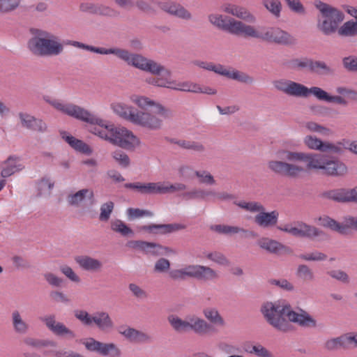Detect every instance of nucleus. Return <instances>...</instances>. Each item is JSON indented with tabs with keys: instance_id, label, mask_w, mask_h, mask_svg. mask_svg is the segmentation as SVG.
<instances>
[{
	"instance_id": "obj_1",
	"label": "nucleus",
	"mask_w": 357,
	"mask_h": 357,
	"mask_svg": "<svg viewBox=\"0 0 357 357\" xmlns=\"http://www.w3.org/2000/svg\"><path fill=\"white\" fill-rule=\"evenodd\" d=\"M43 100L63 114L92 125L98 126V128H93L91 130V132L100 138L121 149L133 151L141 144L139 138L131 130L123 126L116 127L114 124L97 116L79 105L48 95L43 96Z\"/></svg>"
},
{
	"instance_id": "obj_2",
	"label": "nucleus",
	"mask_w": 357,
	"mask_h": 357,
	"mask_svg": "<svg viewBox=\"0 0 357 357\" xmlns=\"http://www.w3.org/2000/svg\"><path fill=\"white\" fill-rule=\"evenodd\" d=\"M283 148L275 151L276 159L267 163L268 169L273 174L289 178H298L307 170L324 172L328 157L315 153L293 151L291 141L282 143Z\"/></svg>"
},
{
	"instance_id": "obj_3",
	"label": "nucleus",
	"mask_w": 357,
	"mask_h": 357,
	"mask_svg": "<svg viewBox=\"0 0 357 357\" xmlns=\"http://www.w3.org/2000/svg\"><path fill=\"white\" fill-rule=\"evenodd\" d=\"M261 312L266 321L276 330L287 333L293 330L291 323L304 328H316L317 319L305 310H292L285 301L266 302L261 307Z\"/></svg>"
},
{
	"instance_id": "obj_4",
	"label": "nucleus",
	"mask_w": 357,
	"mask_h": 357,
	"mask_svg": "<svg viewBox=\"0 0 357 357\" xmlns=\"http://www.w3.org/2000/svg\"><path fill=\"white\" fill-rule=\"evenodd\" d=\"M221 10L236 18L214 13L208 15V20L215 27L231 35L245 37L248 26L245 22L255 23L257 21L255 15L241 5L225 3L221 6Z\"/></svg>"
},
{
	"instance_id": "obj_5",
	"label": "nucleus",
	"mask_w": 357,
	"mask_h": 357,
	"mask_svg": "<svg viewBox=\"0 0 357 357\" xmlns=\"http://www.w3.org/2000/svg\"><path fill=\"white\" fill-rule=\"evenodd\" d=\"M119 59L128 66L141 71L158 75L156 77L147 78L146 83L155 86L168 89L169 76L172 75V72L160 63L141 54L132 53L126 49L123 50Z\"/></svg>"
},
{
	"instance_id": "obj_6",
	"label": "nucleus",
	"mask_w": 357,
	"mask_h": 357,
	"mask_svg": "<svg viewBox=\"0 0 357 357\" xmlns=\"http://www.w3.org/2000/svg\"><path fill=\"white\" fill-rule=\"evenodd\" d=\"M110 108L116 116L135 126L151 131L162 128V119L149 112L137 110L132 106L121 102H112Z\"/></svg>"
},
{
	"instance_id": "obj_7",
	"label": "nucleus",
	"mask_w": 357,
	"mask_h": 357,
	"mask_svg": "<svg viewBox=\"0 0 357 357\" xmlns=\"http://www.w3.org/2000/svg\"><path fill=\"white\" fill-rule=\"evenodd\" d=\"M31 38L28 41V49L38 56H58L63 51V45L60 39L50 31L34 29L31 30Z\"/></svg>"
},
{
	"instance_id": "obj_8",
	"label": "nucleus",
	"mask_w": 357,
	"mask_h": 357,
	"mask_svg": "<svg viewBox=\"0 0 357 357\" xmlns=\"http://www.w3.org/2000/svg\"><path fill=\"white\" fill-rule=\"evenodd\" d=\"M315 8L319 14L317 19V28L324 36H331L338 31L344 14L338 8L321 1H315Z\"/></svg>"
},
{
	"instance_id": "obj_9",
	"label": "nucleus",
	"mask_w": 357,
	"mask_h": 357,
	"mask_svg": "<svg viewBox=\"0 0 357 357\" xmlns=\"http://www.w3.org/2000/svg\"><path fill=\"white\" fill-rule=\"evenodd\" d=\"M245 38H251L282 45H292L296 39L289 32L278 26L256 27L248 24Z\"/></svg>"
},
{
	"instance_id": "obj_10",
	"label": "nucleus",
	"mask_w": 357,
	"mask_h": 357,
	"mask_svg": "<svg viewBox=\"0 0 357 357\" xmlns=\"http://www.w3.org/2000/svg\"><path fill=\"white\" fill-rule=\"evenodd\" d=\"M234 204L248 212L257 213L254 222L261 228L273 227L278 222L279 213L277 211L266 212L264 206L259 202L239 201L235 202Z\"/></svg>"
},
{
	"instance_id": "obj_11",
	"label": "nucleus",
	"mask_w": 357,
	"mask_h": 357,
	"mask_svg": "<svg viewBox=\"0 0 357 357\" xmlns=\"http://www.w3.org/2000/svg\"><path fill=\"white\" fill-rule=\"evenodd\" d=\"M278 229L294 236L308 238L317 241H322L326 236L323 230L303 222L286 224L278 227Z\"/></svg>"
},
{
	"instance_id": "obj_12",
	"label": "nucleus",
	"mask_w": 357,
	"mask_h": 357,
	"mask_svg": "<svg viewBox=\"0 0 357 357\" xmlns=\"http://www.w3.org/2000/svg\"><path fill=\"white\" fill-rule=\"evenodd\" d=\"M319 225L340 235H347L351 229L357 231V215H344L342 222H340L328 215H323L318 219Z\"/></svg>"
},
{
	"instance_id": "obj_13",
	"label": "nucleus",
	"mask_w": 357,
	"mask_h": 357,
	"mask_svg": "<svg viewBox=\"0 0 357 357\" xmlns=\"http://www.w3.org/2000/svg\"><path fill=\"white\" fill-rule=\"evenodd\" d=\"M274 89L287 96L296 98H307V86L286 78H279L273 81Z\"/></svg>"
},
{
	"instance_id": "obj_14",
	"label": "nucleus",
	"mask_w": 357,
	"mask_h": 357,
	"mask_svg": "<svg viewBox=\"0 0 357 357\" xmlns=\"http://www.w3.org/2000/svg\"><path fill=\"white\" fill-rule=\"evenodd\" d=\"M130 100L133 104L142 109L154 107L156 111L155 113L151 114L162 120V119H170L174 116V112L170 108L166 107L160 102H155L146 96L133 94L130 96Z\"/></svg>"
},
{
	"instance_id": "obj_15",
	"label": "nucleus",
	"mask_w": 357,
	"mask_h": 357,
	"mask_svg": "<svg viewBox=\"0 0 357 357\" xmlns=\"http://www.w3.org/2000/svg\"><path fill=\"white\" fill-rule=\"evenodd\" d=\"M86 349L91 352H95L102 356L121 357V350L114 343H105L95 340L93 337L82 340Z\"/></svg>"
},
{
	"instance_id": "obj_16",
	"label": "nucleus",
	"mask_w": 357,
	"mask_h": 357,
	"mask_svg": "<svg viewBox=\"0 0 357 357\" xmlns=\"http://www.w3.org/2000/svg\"><path fill=\"white\" fill-rule=\"evenodd\" d=\"M213 71L218 75L225 76L229 79L238 81L245 84H252L255 79L248 74L236 70H229L221 64H215L213 62H208L206 70Z\"/></svg>"
},
{
	"instance_id": "obj_17",
	"label": "nucleus",
	"mask_w": 357,
	"mask_h": 357,
	"mask_svg": "<svg viewBox=\"0 0 357 357\" xmlns=\"http://www.w3.org/2000/svg\"><path fill=\"white\" fill-rule=\"evenodd\" d=\"M303 144L310 150L320 152L340 153L341 149L337 145L330 142H324L314 135H307L303 138Z\"/></svg>"
},
{
	"instance_id": "obj_18",
	"label": "nucleus",
	"mask_w": 357,
	"mask_h": 357,
	"mask_svg": "<svg viewBox=\"0 0 357 357\" xmlns=\"http://www.w3.org/2000/svg\"><path fill=\"white\" fill-rule=\"evenodd\" d=\"M41 321L45 324L50 331L57 336H65L69 340L73 339L76 337L73 331L68 328L62 322L57 321L55 316L53 314L42 317Z\"/></svg>"
},
{
	"instance_id": "obj_19",
	"label": "nucleus",
	"mask_w": 357,
	"mask_h": 357,
	"mask_svg": "<svg viewBox=\"0 0 357 357\" xmlns=\"http://www.w3.org/2000/svg\"><path fill=\"white\" fill-rule=\"evenodd\" d=\"M307 98L313 95L317 99L330 103L347 105V101L340 96H331L326 91L318 86L307 87Z\"/></svg>"
},
{
	"instance_id": "obj_20",
	"label": "nucleus",
	"mask_w": 357,
	"mask_h": 357,
	"mask_svg": "<svg viewBox=\"0 0 357 357\" xmlns=\"http://www.w3.org/2000/svg\"><path fill=\"white\" fill-rule=\"evenodd\" d=\"M160 8L168 14L184 20H191V13L182 5L175 2H165L160 4Z\"/></svg>"
},
{
	"instance_id": "obj_21",
	"label": "nucleus",
	"mask_w": 357,
	"mask_h": 357,
	"mask_svg": "<svg viewBox=\"0 0 357 357\" xmlns=\"http://www.w3.org/2000/svg\"><path fill=\"white\" fill-rule=\"evenodd\" d=\"M19 118L22 126L27 129L39 132H45L47 130V126L42 119L26 113H20Z\"/></svg>"
},
{
	"instance_id": "obj_22",
	"label": "nucleus",
	"mask_w": 357,
	"mask_h": 357,
	"mask_svg": "<svg viewBox=\"0 0 357 357\" xmlns=\"http://www.w3.org/2000/svg\"><path fill=\"white\" fill-rule=\"evenodd\" d=\"M68 44L83 50H86L94 53L102 54V55H109L112 54L114 55L118 59L119 58L123 48H120L117 47H112L109 48L106 47H98L89 45L84 44L78 41H70Z\"/></svg>"
},
{
	"instance_id": "obj_23",
	"label": "nucleus",
	"mask_w": 357,
	"mask_h": 357,
	"mask_svg": "<svg viewBox=\"0 0 357 357\" xmlns=\"http://www.w3.org/2000/svg\"><path fill=\"white\" fill-rule=\"evenodd\" d=\"M75 261L82 270L88 272H100L103 268L100 260L88 255L77 256Z\"/></svg>"
},
{
	"instance_id": "obj_24",
	"label": "nucleus",
	"mask_w": 357,
	"mask_h": 357,
	"mask_svg": "<svg viewBox=\"0 0 357 357\" xmlns=\"http://www.w3.org/2000/svg\"><path fill=\"white\" fill-rule=\"evenodd\" d=\"M189 331L203 335L207 334L212 328L211 325L203 318L196 314L188 315Z\"/></svg>"
},
{
	"instance_id": "obj_25",
	"label": "nucleus",
	"mask_w": 357,
	"mask_h": 357,
	"mask_svg": "<svg viewBox=\"0 0 357 357\" xmlns=\"http://www.w3.org/2000/svg\"><path fill=\"white\" fill-rule=\"evenodd\" d=\"M86 199L89 200L94 199V192L92 189L83 188L75 192H71L68 195L66 201L68 205L79 207Z\"/></svg>"
},
{
	"instance_id": "obj_26",
	"label": "nucleus",
	"mask_w": 357,
	"mask_h": 357,
	"mask_svg": "<svg viewBox=\"0 0 357 357\" xmlns=\"http://www.w3.org/2000/svg\"><path fill=\"white\" fill-rule=\"evenodd\" d=\"M104 332H109L113 330L114 323L107 312L98 311L93 314L92 325Z\"/></svg>"
},
{
	"instance_id": "obj_27",
	"label": "nucleus",
	"mask_w": 357,
	"mask_h": 357,
	"mask_svg": "<svg viewBox=\"0 0 357 357\" xmlns=\"http://www.w3.org/2000/svg\"><path fill=\"white\" fill-rule=\"evenodd\" d=\"M324 173L328 176L342 177L348 173L347 166L337 159L328 158Z\"/></svg>"
},
{
	"instance_id": "obj_28",
	"label": "nucleus",
	"mask_w": 357,
	"mask_h": 357,
	"mask_svg": "<svg viewBox=\"0 0 357 357\" xmlns=\"http://www.w3.org/2000/svg\"><path fill=\"white\" fill-rule=\"evenodd\" d=\"M130 247L137 249L146 255H158L162 254V246L155 243L143 241H134L129 243Z\"/></svg>"
},
{
	"instance_id": "obj_29",
	"label": "nucleus",
	"mask_w": 357,
	"mask_h": 357,
	"mask_svg": "<svg viewBox=\"0 0 357 357\" xmlns=\"http://www.w3.org/2000/svg\"><path fill=\"white\" fill-rule=\"evenodd\" d=\"M119 333L131 342H147L151 340L148 334L130 327H120Z\"/></svg>"
},
{
	"instance_id": "obj_30",
	"label": "nucleus",
	"mask_w": 357,
	"mask_h": 357,
	"mask_svg": "<svg viewBox=\"0 0 357 357\" xmlns=\"http://www.w3.org/2000/svg\"><path fill=\"white\" fill-rule=\"evenodd\" d=\"M218 272L209 266L199 264L195 279L202 282H214L219 279Z\"/></svg>"
},
{
	"instance_id": "obj_31",
	"label": "nucleus",
	"mask_w": 357,
	"mask_h": 357,
	"mask_svg": "<svg viewBox=\"0 0 357 357\" xmlns=\"http://www.w3.org/2000/svg\"><path fill=\"white\" fill-rule=\"evenodd\" d=\"M11 321L13 330L17 334L25 335L29 332L30 326L18 310L12 312Z\"/></svg>"
},
{
	"instance_id": "obj_32",
	"label": "nucleus",
	"mask_w": 357,
	"mask_h": 357,
	"mask_svg": "<svg viewBox=\"0 0 357 357\" xmlns=\"http://www.w3.org/2000/svg\"><path fill=\"white\" fill-rule=\"evenodd\" d=\"M204 257L217 264L219 266L230 267L231 262L229 259L222 252L218 250L203 252Z\"/></svg>"
},
{
	"instance_id": "obj_33",
	"label": "nucleus",
	"mask_w": 357,
	"mask_h": 357,
	"mask_svg": "<svg viewBox=\"0 0 357 357\" xmlns=\"http://www.w3.org/2000/svg\"><path fill=\"white\" fill-rule=\"evenodd\" d=\"M24 166L20 160L15 158H9L2 165L1 176L8 177L24 169Z\"/></svg>"
},
{
	"instance_id": "obj_34",
	"label": "nucleus",
	"mask_w": 357,
	"mask_h": 357,
	"mask_svg": "<svg viewBox=\"0 0 357 357\" xmlns=\"http://www.w3.org/2000/svg\"><path fill=\"white\" fill-rule=\"evenodd\" d=\"M172 75L169 76L168 89L175 91L184 92L196 93L197 91V84L190 81L178 82L172 79Z\"/></svg>"
},
{
	"instance_id": "obj_35",
	"label": "nucleus",
	"mask_w": 357,
	"mask_h": 357,
	"mask_svg": "<svg viewBox=\"0 0 357 357\" xmlns=\"http://www.w3.org/2000/svg\"><path fill=\"white\" fill-rule=\"evenodd\" d=\"M257 244L260 248L272 254H278L286 249V247L281 243L267 237L260 238Z\"/></svg>"
},
{
	"instance_id": "obj_36",
	"label": "nucleus",
	"mask_w": 357,
	"mask_h": 357,
	"mask_svg": "<svg viewBox=\"0 0 357 357\" xmlns=\"http://www.w3.org/2000/svg\"><path fill=\"white\" fill-rule=\"evenodd\" d=\"M65 141L75 151L81 152L86 155H91L93 149L83 141L75 138L72 135H63Z\"/></svg>"
},
{
	"instance_id": "obj_37",
	"label": "nucleus",
	"mask_w": 357,
	"mask_h": 357,
	"mask_svg": "<svg viewBox=\"0 0 357 357\" xmlns=\"http://www.w3.org/2000/svg\"><path fill=\"white\" fill-rule=\"evenodd\" d=\"M204 317L211 324L218 327H225L226 322L215 307H206L203 310Z\"/></svg>"
},
{
	"instance_id": "obj_38",
	"label": "nucleus",
	"mask_w": 357,
	"mask_h": 357,
	"mask_svg": "<svg viewBox=\"0 0 357 357\" xmlns=\"http://www.w3.org/2000/svg\"><path fill=\"white\" fill-rule=\"evenodd\" d=\"M54 186V182L50 178L43 177L36 184L38 195L44 197H50Z\"/></svg>"
},
{
	"instance_id": "obj_39",
	"label": "nucleus",
	"mask_w": 357,
	"mask_h": 357,
	"mask_svg": "<svg viewBox=\"0 0 357 357\" xmlns=\"http://www.w3.org/2000/svg\"><path fill=\"white\" fill-rule=\"evenodd\" d=\"M310 71L321 75H331L334 73L333 69L322 61L311 59Z\"/></svg>"
},
{
	"instance_id": "obj_40",
	"label": "nucleus",
	"mask_w": 357,
	"mask_h": 357,
	"mask_svg": "<svg viewBox=\"0 0 357 357\" xmlns=\"http://www.w3.org/2000/svg\"><path fill=\"white\" fill-rule=\"evenodd\" d=\"M213 230L220 234L234 235L236 234H247L249 231L242 227L228 225H216L212 227Z\"/></svg>"
},
{
	"instance_id": "obj_41",
	"label": "nucleus",
	"mask_w": 357,
	"mask_h": 357,
	"mask_svg": "<svg viewBox=\"0 0 357 357\" xmlns=\"http://www.w3.org/2000/svg\"><path fill=\"white\" fill-rule=\"evenodd\" d=\"M168 321L172 327L177 332L182 333L189 331L188 315L186 316L184 319L175 315H170L168 317Z\"/></svg>"
},
{
	"instance_id": "obj_42",
	"label": "nucleus",
	"mask_w": 357,
	"mask_h": 357,
	"mask_svg": "<svg viewBox=\"0 0 357 357\" xmlns=\"http://www.w3.org/2000/svg\"><path fill=\"white\" fill-rule=\"evenodd\" d=\"M245 351L257 357H274L273 353L259 342L250 344Z\"/></svg>"
},
{
	"instance_id": "obj_43",
	"label": "nucleus",
	"mask_w": 357,
	"mask_h": 357,
	"mask_svg": "<svg viewBox=\"0 0 357 357\" xmlns=\"http://www.w3.org/2000/svg\"><path fill=\"white\" fill-rule=\"evenodd\" d=\"M296 277L305 282H312L314 280V271L306 264H299L296 271Z\"/></svg>"
},
{
	"instance_id": "obj_44",
	"label": "nucleus",
	"mask_w": 357,
	"mask_h": 357,
	"mask_svg": "<svg viewBox=\"0 0 357 357\" xmlns=\"http://www.w3.org/2000/svg\"><path fill=\"white\" fill-rule=\"evenodd\" d=\"M111 229L123 236H132L133 231L122 220L116 219L110 222Z\"/></svg>"
},
{
	"instance_id": "obj_45",
	"label": "nucleus",
	"mask_w": 357,
	"mask_h": 357,
	"mask_svg": "<svg viewBox=\"0 0 357 357\" xmlns=\"http://www.w3.org/2000/svg\"><path fill=\"white\" fill-rule=\"evenodd\" d=\"M262 5L273 17H280L282 6L280 0H262Z\"/></svg>"
},
{
	"instance_id": "obj_46",
	"label": "nucleus",
	"mask_w": 357,
	"mask_h": 357,
	"mask_svg": "<svg viewBox=\"0 0 357 357\" xmlns=\"http://www.w3.org/2000/svg\"><path fill=\"white\" fill-rule=\"evenodd\" d=\"M304 127L309 132H317L324 137H329L333 135V131L330 128L314 121H307L305 123Z\"/></svg>"
},
{
	"instance_id": "obj_47",
	"label": "nucleus",
	"mask_w": 357,
	"mask_h": 357,
	"mask_svg": "<svg viewBox=\"0 0 357 357\" xmlns=\"http://www.w3.org/2000/svg\"><path fill=\"white\" fill-rule=\"evenodd\" d=\"M337 33L345 37L357 36V23L353 20L347 21L339 27Z\"/></svg>"
},
{
	"instance_id": "obj_48",
	"label": "nucleus",
	"mask_w": 357,
	"mask_h": 357,
	"mask_svg": "<svg viewBox=\"0 0 357 357\" xmlns=\"http://www.w3.org/2000/svg\"><path fill=\"white\" fill-rule=\"evenodd\" d=\"M326 197L337 202H347V188H339L330 190L325 193Z\"/></svg>"
},
{
	"instance_id": "obj_49",
	"label": "nucleus",
	"mask_w": 357,
	"mask_h": 357,
	"mask_svg": "<svg viewBox=\"0 0 357 357\" xmlns=\"http://www.w3.org/2000/svg\"><path fill=\"white\" fill-rule=\"evenodd\" d=\"M124 187L128 189L137 190L141 194H153L152 182L149 183H128L124 185Z\"/></svg>"
},
{
	"instance_id": "obj_50",
	"label": "nucleus",
	"mask_w": 357,
	"mask_h": 357,
	"mask_svg": "<svg viewBox=\"0 0 357 357\" xmlns=\"http://www.w3.org/2000/svg\"><path fill=\"white\" fill-rule=\"evenodd\" d=\"M298 257L305 261H323L326 260L327 255L318 250L300 254Z\"/></svg>"
},
{
	"instance_id": "obj_51",
	"label": "nucleus",
	"mask_w": 357,
	"mask_h": 357,
	"mask_svg": "<svg viewBox=\"0 0 357 357\" xmlns=\"http://www.w3.org/2000/svg\"><path fill=\"white\" fill-rule=\"evenodd\" d=\"M114 203L112 201H107L100 205L99 220L107 222L113 212Z\"/></svg>"
},
{
	"instance_id": "obj_52",
	"label": "nucleus",
	"mask_w": 357,
	"mask_h": 357,
	"mask_svg": "<svg viewBox=\"0 0 357 357\" xmlns=\"http://www.w3.org/2000/svg\"><path fill=\"white\" fill-rule=\"evenodd\" d=\"M214 194L213 190H206L203 189H194L191 191L187 192L183 195V197L187 199H205L206 197H210V195Z\"/></svg>"
},
{
	"instance_id": "obj_53",
	"label": "nucleus",
	"mask_w": 357,
	"mask_h": 357,
	"mask_svg": "<svg viewBox=\"0 0 357 357\" xmlns=\"http://www.w3.org/2000/svg\"><path fill=\"white\" fill-rule=\"evenodd\" d=\"M311 59L309 58L294 59L289 61V67L293 70H310Z\"/></svg>"
},
{
	"instance_id": "obj_54",
	"label": "nucleus",
	"mask_w": 357,
	"mask_h": 357,
	"mask_svg": "<svg viewBox=\"0 0 357 357\" xmlns=\"http://www.w3.org/2000/svg\"><path fill=\"white\" fill-rule=\"evenodd\" d=\"M112 158L123 168H127L130 165V160L128 154L121 150H116L112 153Z\"/></svg>"
},
{
	"instance_id": "obj_55",
	"label": "nucleus",
	"mask_w": 357,
	"mask_h": 357,
	"mask_svg": "<svg viewBox=\"0 0 357 357\" xmlns=\"http://www.w3.org/2000/svg\"><path fill=\"white\" fill-rule=\"evenodd\" d=\"M184 226L179 224H168V225H153L150 226L143 227L144 229L152 230L153 229H161L163 233H170L184 229Z\"/></svg>"
},
{
	"instance_id": "obj_56",
	"label": "nucleus",
	"mask_w": 357,
	"mask_h": 357,
	"mask_svg": "<svg viewBox=\"0 0 357 357\" xmlns=\"http://www.w3.org/2000/svg\"><path fill=\"white\" fill-rule=\"evenodd\" d=\"M195 174L200 183L213 185L215 184V180L213 175L206 170L195 171Z\"/></svg>"
},
{
	"instance_id": "obj_57",
	"label": "nucleus",
	"mask_w": 357,
	"mask_h": 357,
	"mask_svg": "<svg viewBox=\"0 0 357 357\" xmlns=\"http://www.w3.org/2000/svg\"><path fill=\"white\" fill-rule=\"evenodd\" d=\"M344 346L343 335L330 338L324 343V348L328 351H335Z\"/></svg>"
},
{
	"instance_id": "obj_58",
	"label": "nucleus",
	"mask_w": 357,
	"mask_h": 357,
	"mask_svg": "<svg viewBox=\"0 0 357 357\" xmlns=\"http://www.w3.org/2000/svg\"><path fill=\"white\" fill-rule=\"evenodd\" d=\"M126 213L129 220H135L144 216L152 217L153 215V213L150 211L134 208H128Z\"/></svg>"
},
{
	"instance_id": "obj_59",
	"label": "nucleus",
	"mask_w": 357,
	"mask_h": 357,
	"mask_svg": "<svg viewBox=\"0 0 357 357\" xmlns=\"http://www.w3.org/2000/svg\"><path fill=\"white\" fill-rule=\"evenodd\" d=\"M343 68L348 72L357 73V56L349 55L342 58Z\"/></svg>"
},
{
	"instance_id": "obj_60",
	"label": "nucleus",
	"mask_w": 357,
	"mask_h": 357,
	"mask_svg": "<svg viewBox=\"0 0 357 357\" xmlns=\"http://www.w3.org/2000/svg\"><path fill=\"white\" fill-rule=\"evenodd\" d=\"M96 15L107 17H116L119 16V12L111 6L98 4Z\"/></svg>"
},
{
	"instance_id": "obj_61",
	"label": "nucleus",
	"mask_w": 357,
	"mask_h": 357,
	"mask_svg": "<svg viewBox=\"0 0 357 357\" xmlns=\"http://www.w3.org/2000/svg\"><path fill=\"white\" fill-rule=\"evenodd\" d=\"M128 289L132 295L137 299L144 300L149 296L147 291L135 283H130Z\"/></svg>"
},
{
	"instance_id": "obj_62",
	"label": "nucleus",
	"mask_w": 357,
	"mask_h": 357,
	"mask_svg": "<svg viewBox=\"0 0 357 357\" xmlns=\"http://www.w3.org/2000/svg\"><path fill=\"white\" fill-rule=\"evenodd\" d=\"M74 315L77 319L82 322L84 325L91 326L93 314H90L84 310H77L74 312Z\"/></svg>"
},
{
	"instance_id": "obj_63",
	"label": "nucleus",
	"mask_w": 357,
	"mask_h": 357,
	"mask_svg": "<svg viewBox=\"0 0 357 357\" xmlns=\"http://www.w3.org/2000/svg\"><path fill=\"white\" fill-rule=\"evenodd\" d=\"M170 261L166 258H160L154 264L153 271L158 273H167L170 269Z\"/></svg>"
},
{
	"instance_id": "obj_64",
	"label": "nucleus",
	"mask_w": 357,
	"mask_h": 357,
	"mask_svg": "<svg viewBox=\"0 0 357 357\" xmlns=\"http://www.w3.org/2000/svg\"><path fill=\"white\" fill-rule=\"evenodd\" d=\"M60 271L71 282L80 283V277L68 265H62L59 268Z\"/></svg>"
}]
</instances>
